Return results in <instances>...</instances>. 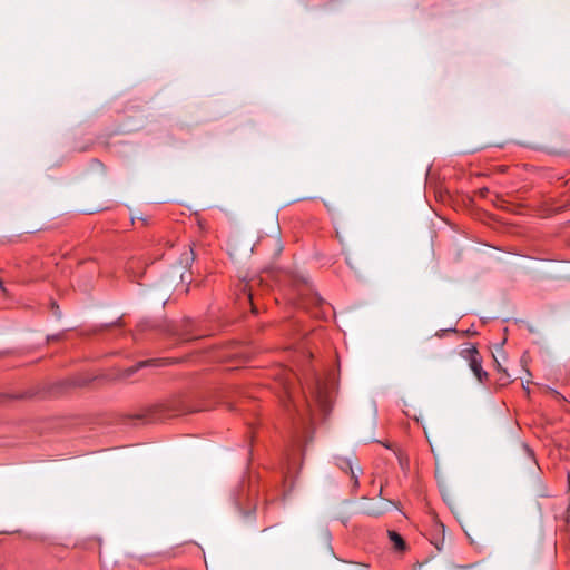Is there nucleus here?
<instances>
[{"label": "nucleus", "mask_w": 570, "mask_h": 570, "mask_svg": "<svg viewBox=\"0 0 570 570\" xmlns=\"http://www.w3.org/2000/svg\"><path fill=\"white\" fill-rule=\"evenodd\" d=\"M461 354L465 360H468L469 366L475 377L480 382H484L488 379V373L482 368V360L478 350L473 345H470L462 350Z\"/></svg>", "instance_id": "f257e3e1"}, {"label": "nucleus", "mask_w": 570, "mask_h": 570, "mask_svg": "<svg viewBox=\"0 0 570 570\" xmlns=\"http://www.w3.org/2000/svg\"><path fill=\"white\" fill-rule=\"evenodd\" d=\"M176 360L174 358H149L139 361L135 365L125 368L122 371L121 379H129L140 370L164 367L174 364Z\"/></svg>", "instance_id": "f03ea898"}, {"label": "nucleus", "mask_w": 570, "mask_h": 570, "mask_svg": "<svg viewBox=\"0 0 570 570\" xmlns=\"http://www.w3.org/2000/svg\"><path fill=\"white\" fill-rule=\"evenodd\" d=\"M336 465L345 472L351 474V479L353 480L354 488L358 487V473L362 472L360 466H354L351 458L336 456Z\"/></svg>", "instance_id": "7ed1b4c3"}, {"label": "nucleus", "mask_w": 570, "mask_h": 570, "mask_svg": "<svg viewBox=\"0 0 570 570\" xmlns=\"http://www.w3.org/2000/svg\"><path fill=\"white\" fill-rule=\"evenodd\" d=\"M89 381L88 377H72L67 379L57 382L56 389H77V387H85L87 382Z\"/></svg>", "instance_id": "20e7f679"}, {"label": "nucleus", "mask_w": 570, "mask_h": 570, "mask_svg": "<svg viewBox=\"0 0 570 570\" xmlns=\"http://www.w3.org/2000/svg\"><path fill=\"white\" fill-rule=\"evenodd\" d=\"M325 396L326 394H312V401L309 400H306V403H307V414L309 416H314L315 413H314V410L312 409V402H314L317 406H325L326 404V400H325Z\"/></svg>", "instance_id": "39448f33"}, {"label": "nucleus", "mask_w": 570, "mask_h": 570, "mask_svg": "<svg viewBox=\"0 0 570 570\" xmlns=\"http://www.w3.org/2000/svg\"><path fill=\"white\" fill-rule=\"evenodd\" d=\"M389 538L393 542L396 550H403L405 542L403 538L395 531H389Z\"/></svg>", "instance_id": "423d86ee"}, {"label": "nucleus", "mask_w": 570, "mask_h": 570, "mask_svg": "<svg viewBox=\"0 0 570 570\" xmlns=\"http://www.w3.org/2000/svg\"><path fill=\"white\" fill-rule=\"evenodd\" d=\"M194 258H195V255H194L193 249L190 248L188 252H185L181 255L180 262L188 265L191 261H194Z\"/></svg>", "instance_id": "0eeeda50"}, {"label": "nucleus", "mask_w": 570, "mask_h": 570, "mask_svg": "<svg viewBox=\"0 0 570 570\" xmlns=\"http://www.w3.org/2000/svg\"><path fill=\"white\" fill-rule=\"evenodd\" d=\"M0 291L1 293L6 296V297H9L10 294H9V291L4 286V283L3 281L0 278Z\"/></svg>", "instance_id": "6e6552de"}, {"label": "nucleus", "mask_w": 570, "mask_h": 570, "mask_svg": "<svg viewBox=\"0 0 570 570\" xmlns=\"http://www.w3.org/2000/svg\"><path fill=\"white\" fill-rule=\"evenodd\" d=\"M247 297H248V299L250 301V304H252V307H253V312H254V313H256V307H255V305H254V303H253V296H252V293H250V292L248 293V296H247Z\"/></svg>", "instance_id": "1a4fd4ad"}, {"label": "nucleus", "mask_w": 570, "mask_h": 570, "mask_svg": "<svg viewBox=\"0 0 570 570\" xmlns=\"http://www.w3.org/2000/svg\"><path fill=\"white\" fill-rule=\"evenodd\" d=\"M52 309L56 315H59V313H58L59 307H58V305H56V303H52Z\"/></svg>", "instance_id": "9d476101"}, {"label": "nucleus", "mask_w": 570, "mask_h": 570, "mask_svg": "<svg viewBox=\"0 0 570 570\" xmlns=\"http://www.w3.org/2000/svg\"><path fill=\"white\" fill-rule=\"evenodd\" d=\"M367 513L371 514V515H379V514H381V511L372 510V511H367Z\"/></svg>", "instance_id": "9b49d317"}, {"label": "nucleus", "mask_w": 570, "mask_h": 570, "mask_svg": "<svg viewBox=\"0 0 570 570\" xmlns=\"http://www.w3.org/2000/svg\"><path fill=\"white\" fill-rule=\"evenodd\" d=\"M525 451L529 453L530 456L533 455L532 451L529 449V446L524 445Z\"/></svg>", "instance_id": "f8f14e48"}, {"label": "nucleus", "mask_w": 570, "mask_h": 570, "mask_svg": "<svg viewBox=\"0 0 570 570\" xmlns=\"http://www.w3.org/2000/svg\"><path fill=\"white\" fill-rule=\"evenodd\" d=\"M282 373H283V375H285V376H288V374H289V373H288L286 370H284V368L282 370ZM285 380H286V381H288V377H286Z\"/></svg>", "instance_id": "ddd939ff"}, {"label": "nucleus", "mask_w": 570, "mask_h": 570, "mask_svg": "<svg viewBox=\"0 0 570 570\" xmlns=\"http://www.w3.org/2000/svg\"><path fill=\"white\" fill-rule=\"evenodd\" d=\"M60 337V335H52L49 337V340H58Z\"/></svg>", "instance_id": "4468645a"}, {"label": "nucleus", "mask_w": 570, "mask_h": 570, "mask_svg": "<svg viewBox=\"0 0 570 570\" xmlns=\"http://www.w3.org/2000/svg\"><path fill=\"white\" fill-rule=\"evenodd\" d=\"M346 263H347L351 267H353V265H352V263H351V261H350L348 258H346Z\"/></svg>", "instance_id": "2eb2a0df"}, {"label": "nucleus", "mask_w": 570, "mask_h": 570, "mask_svg": "<svg viewBox=\"0 0 570 570\" xmlns=\"http://www.w3.org/2000/svg\"><path fill=\"white\" fill-rule=\"evenodd\" d=\"M207 406L199 407L198 410H207Z\"/></svg>", "instance_id": "dca6fc26"}]
</instances>
